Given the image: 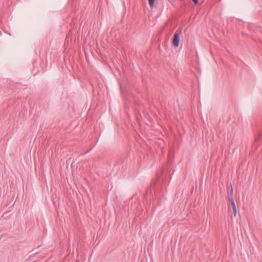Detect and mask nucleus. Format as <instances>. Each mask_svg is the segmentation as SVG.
<instances>
[{
  "instance_id": "nucleus-6",
  "label": "nucleus",
  "mask_w": 262,
  "mask_h": 262,
  "mask_svg": "<svg viewBox=\"0 0 262 262\" xmlns=\"http://www.w3.org/2000/svg\"><path fill=\"white\" fill-rule=\"evenodd\" d=\"M192 1L195 4H197L198 3V0H192Z\"/></svg>"
},
{
  "instance_id": "nucleus-1",
  "label": "nucleus",
  "mask_w": 262,
  "mask_h": 262,
  "mask_svg": "<svg viewBox=\"0 0 262 262\" xmlns=\"http://www.w3.org/2000/svg\"><path fill=\"white\" fill-rule=\"evenodd\" d=\"M179 34L178 32H176L173 35V39H172V45L173 46L177 48L179 45Z\"/></svg>"
},
{
  "instance_id": "nucleus-5",
  "label": "nucleus",
  "mask_w": 262,
  "mask_h": 262,
  "mask_svg": "<svg viewBox=\"0 0 262 262\" xmlns=\"http://www.w3.org/2000/svg\"><path fill=\"white\" fill-rule=\"evenodd\" d=\"M233 209V215L234 217H236V215H237V210H236V208H234L232 209Z\"/></svg>"
},
{
  "instance_id": "nucleus-4",
  "label": "nucleus",
  "mask_w": 262,
  "mask_h": 262,
  "mask_svg": "<svg viewBox=\"0 0 262 262\" xmlns=\"http://www.w3.org/2000/svg\"><path fill=\"white\" fill-rule=\"evenodd\" d=\"M149 3V5L150 8H152L154 5L155 0H148Z\"/></svg>"
},
{
  "instance_id": "nucleus-2",
  "label": "nucleus",
  "mask_w": 262,
  "mask_h": 262,
  "mask_svg": "<svg viewBox=\"0 0 262 262\" xmlns=\"http://www.w3.org/2000/svg\"><path fill=\"white\" fill-rule=\"evenodd\" d=\"M227 193L228 199L233 198V190L231 184L228 186Z\"/></svg>"
},
{
  "instance_id": "nucleus-3",
  "label": "nucleus",
  "mask_w": 262,
  "mask_h": 262,
  "mask_svg": "<svg viewBox=\"0 0 262 262\" xmlns=\"http://www.w3.org/2000/svg\"><path fill=\"white\" fill-rule=\"evenodd\" d=\"M228 200L230 201V202L231 203L232 209L234 208H235L236 207V205H235V202H234V199L233 198H230V199H228Z\"/></svg>"
}]
</instances>
